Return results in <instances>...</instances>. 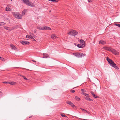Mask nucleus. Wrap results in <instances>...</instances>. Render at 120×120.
<instances>
[{
  "mask_svg": "<svg viewBox=\"0 0 120 120\" xmlns=\"http://www.w3.org/2000/svg\"><path fill=\"white\" fill-rule=\"evenodd\" d=\"M106 60L111 66L113 67L116 69H119L118 67L116 66V65L115 63L112 60L108 57L107 58Z\"/></svg>",
  "mask_w": 120,
  "mask_h": 120,
  "instance_id": "obj_1",
  "label": "nucleus"
},
{
  "mask_svg": "<svg viewBox=\"0 0 120 120\" xmlns=\"http://www.w3.org/2000/svg\"><path fill=\"white\" fill-rule=\"evenodd\" d=\"M12 14L14 16H15L17 18L19 19H21L22 18V16L19 13H16L15 12H12Z\"/></svg>",
  "mask_w": 120,
  "mask_h": 120,
  "instance_id": "obj_2",
  "label": "nucleus"
},
{
  "mask_svg": "<svg viewBox=\"0 0 120 120\" xmlns=\"http://www.w3.org/2000/svg\"><path fill=\"white\" fill-rule=\"evenodd\" d=\"M26 5L30 6H33L34 4L32 3H31L28 0H21Z\"/></svg>",
  "mask_w": 120,
  "mask_h": 120,
  "instance_id": "obj_3",
  "label": "nucleus"
},
{
  "mask_svg": "<svg viewBox=\"0 0 120 120\" xmlns=\"http://www.w3.org/2000/svg\"><path fill=\"white\" fill-rule=\"evenodd\" d=\"M68 34L69 35L74 36L77 35L78 34V32L75 30H71Z\"/></svg>",
  "mask_w": 120,
  "mask_h": 120,
  "instance_id": "obj_4",
  "label": "nucleus"
},
{
  "mask_svg": "<svg viewBox=\"0 0 120 120\" xmlns=\"http://www.w3.org/2000/svg\"><path fill=\"white\" fill-rule=\"evenodd\" d=\"M110 51L112 52L113 54L115 55H118L119 54V53L116 50L112 49H111Z\"/></svg>",
  "mask_w": 120,
  "mask_h": 120,
  "instance_id": "obj_5",
  "label": "nucleus"
},
{
  "mask_svg": "<svg viewBox=\"0 0 120 120\" xmlns=\"http://www.w3.org/2000/svg\"><path fill=\"white\" fill-rule=\"evenodd\" d=\"M66 103L70 105L73 108H75V106L71 101H67Z\"/></svg>",
  "mask_w": 120,
  "mask_h": 120,
  "instance_id": "obj_6",
  "label": "nucleus"
},
{
  "mask_svg": "<svg viewBox=\"0 0 120 120\" xmlns=\"http://www.w3.org/2000/svg\"><path fill=\"white\" fill-rule=\"evenodd\" d=\"M20 43L24 45H26L27 44H29V42L26 41H20Z\"/></svg>",
  "mask_w": 120,
  "mask_h": 120,
  "instance_id": "obj_7",
  "label": "nucleus"
},
{
  "mask_svg": "<svg viewBox=\"0 0 120 120\" xmlns=\"http://www.w3.org/2000/svg\"><path fill=\"white\" fill-rule=\"evenodd\" d=\"M10 46L12 50H15L16 51H17V48L14 45L11 44H10Z\"/></svg>",
  "mask_w": 120,
  "mask_h": 120,
  "instance_id": "obj_8",
  "label": "nucleus"
},
{
  "mask_svg": "<svg viewBox=\"0 0 120 120\" xmlns=\"http://www.w3.org/2000/svg\"><path fill=\"white\" fill-rule=\"evenodd\" d=\"M80 44L82 45V46L84 47L85 46V42L83 40L81 39L80 41Z\"/></svg>",
  "mask_w": 120,
  "mask_h": 120,
  "instance_id": "obj_9",
  "label": "nucleus"
},
{
  "mask_svg": "<svg viewBox=\"0 0 120 120\" xmlns=\"http://www.w3.org/2000/svg\"><path fill=\"white\" fill-rule=\"evenodd\" d=\"M4 28L5 29L7 30L11 31L14 29V28H11L7 27V26H4Z\"/></svg>",
  "mask_w": 120,
  "mask_h": 120,
  "instance_id": "obj_10",
  "label": "nucleus"
},
{
  "mask_svg": "<svg viewBox=\"0 0 120 120\" xmlns=\"http://www.w3.org/2000/svg\"><path fill=\"white\" fill-rule=\"evenodd\" d=\"M10 6L9 5H8L6 7V11H10L11 10V9L10 8Z\"/></svg>",
  "mask_w": 120,
  "mask_h": 120,
  "instance_id": "obj_11",
  "label": "nucleus"
},
{
  "mask_svg": "<svg viewBox=\"0 0 120 120\" xmlns=\"http://www.w3.org/2000/svg\"><path fill=\"white\" fill-rule=\"evenodd\" d=\"M43 30H51V29L50 28L47 26H44L43 27Z\"/></svg>",
  "mask_w": 120,
  "mask_h": 120,
  "instance_id": "obj_12",
  "label": "nucleus"
},
{
  "mask_svg": "<svg viewBox=\"0 0 120 120\" xmlns=\"http://www.w3.org/2000/svg\"><path fill=\"white\" fill-rule=\"evenodd\" d=\"M99 44H101L102 45H104L106 44V42L103 40H101L99 41Z\"/></svg>",
  "mask_w": 120,
  "mask_h": 120,
  "instance_id": "obj_13",
  "label": "nucleus"
},
{
  "mask_svg": "<svg viewBox=\"0 0 120 120\" xmlns=\"http://www.w3.org/2000/svg\"><path fill=\"white\" fill-rule=\"evenodd\" d=\"M103 48L104 49L108 50L109 51H111V49H112L110 48H109L106 46L104 47Z\"/></svg>",
  "mask_w": 120,
  "mask_h": 120,
  "instance_id": "obj_14",
  "label": "nucleus"
},
{
  "mask_svg": "<svg viewBox=\"0 0 120 120\" xmlns=\"http://www.w3.org/2000/svg\"><path fill=\"white\" fill-rule=\"evenodd\" d=\"M86 54H83L81 53H79V57H84L86 56Z\"/></svg>",
  "mask_w": 120,
  "mask_h": 120,
  "instance_id": "obj_15",
  "label": "nucleus"
},
{
  "mask_svg": "<svg viewBox=\"0 0 120 120\" xmlns=\"http://www.w3.org/2000/svg\"><path fill=\"white\" fill-rule=\"evenodd\" d=\"M43 58H46L49 56L46 53H43Z\"/></svg>",
  "mask_w": 120,
  "mask_h": 120,
  "instance_id": "obj_16",
  "label": "nucleus"
},
{
  "mask_svg": "<svg viewBox=\"0 0 120 120\" xmlns=\"http://www.w3.org/2000/svg\"><path fill=\"white\" fill-rule=\"evenodd\" d=\"M51 38L52 39H53L54 38L56 39V38H58V37L56 36L54 34H53L51 36Z\"/></svg>",
  "mask_w": 120,
  "mask_h": 120,
  "instance_id": "obj_17",
  "label": "nucleus"
},
{
  "mask_svg": "<svg viewBox=\"0 0 120 120\" xmlns=\"http://www.w3.org/2000/svg\"><path fill=\"white\" fill-rule=\"evenodd\" d=\"M91 93L92 94V95H93V96L95 98H98V96L95 95V94H94V92L92 91H91Z\"/></svg>",
  "mask_w": 120,
  "mask_h": 120,
  "instance_id": "obj_18",
  "label": "nucleus"
},
{
  "mask_svg": "<svg viewBox=\"0 0 120 120\" xmlns=\"http://www.w3.org/2000/svg\"><path fill=\"white\" fill-rule=\"evenodd\" d=\"M73 55L76 56V57H79V53H74Z\"/></svg>",
  "mask_w": 120,
  "mask_h": 120,
  "instance_id": "obj_19",
  "label": "nucleus"
},
{
  "mask_svg": "<svg viewBox=\"0 0 120 120\" xmlns=\"http://www.w3.org/2000/svg\"><path fill=\"white\" fill-rule=\"evenodd\" d=\"M43 27L44 26H37V28L38 29L42 30H43Z\"/></svg>",
  "mask_w": 120,
  "mask_h": 120,
  "instance_id": "obj_20",
  "label": "nucleus"
},
{
  "mask_svg": "<svg viewBox=\"0 0 120 120\" xmlns=\"http://www.w3.org/2000/svg\"><path fill=\"white\" fill-rule=\"evenodd\" d=\"M85 99L88 101H93V100L91 99L90 98H89V97H85Z\"/></svg>",
  "mask_w": 120,
  "mask_h": 120,
  "instance_id": "obj_21",
  "label": "nucleus"
},
{
  "mask_svg": "<svg viewBox=\"0 0 120 120\" xmlns=\"http://www.w3.org/2000/svg\"><path fill=\"white\" fill-rule=\"evenodd\" d=\"M8 83L11 85H15L16 84V83L14 82H8Z\"/></svg>",
  "mask_w": 120,
  "mask_h": 120,
  "instance_id": "obj_22",
  "label": "nucleus"
},
{
  "mask_svg": "<svg viewBox=\"0 0 120 120\" xmlns=\"http://www.w3.org/2000/svg\"><path fill=\"white\" fill-rule=\"evenodd\" d=\"M77 46L79 48H81L84 47L81 44H78L77 45Z\"/></svg>",
  "mask_w": 120,
  "mask_h": 120,
  "instance_id": "obj_23",
  "label": "nucleus"
},
{
  "mask_svg": "<svg viewBox=\"0 0 120 120\" xmlns=\"http://www.w3.org/2000/svg\"><path fill=\"white\" fill-rule=\"evenodd\" d=\"M26 12V10H24L22 11V13L23 15H24L25 14V12Z\"/></svg>",
  "mask_w": 120,
  "mask_h": 120,
  "instance_id": "obj_24",
  "label": "nucleus"
},
{
  "mask_svg": "<svg viewBox=\"0 0 120 120\" xmlns=\"http://www.w3.org/2000/svg\"><path fill=\"white\" fill-rule=\"evenodd\" d=\"M75 98L76 99L77 101H78L80 99V98H79L78 96H75Z\"/></svg>",
  "mask_w": 120,
  "mask_h": 120,
  "instance_id": "obj_25",
  "label": "nucleus"
},
{
  "mask_svg": "<svg viewBox=\"0 0 120 120\" xmlns=\"http://www.w3.org/2000/svg\"><path fill=\"white\" fill-rule=\"evenodd\" d=\"M6 23L4 22H0V26L2 25H5Z\"/></svg>",
  "mask_w": 120,
  "mask_h": 120,
  "instance_id": "obj_26",
  "label": "nucleus"
},
{
  "mask_svg": "<svg viewBox=\"0 0 120 120\" xmlns=\"http://www.w3.org/2000/svg\"><path fill=\"white\" fill-rule=\"evenodd\" d=\"M60 115H61V116L63 117H67V116H66L65 115H63L62 114H61Z\"/></svg>",
  "mask_w": 120,
  "mask_h": 120,
  "instance_id": "obj_27",
  "label": "nucleus"
},
{
  "mask_svg": "<svg viewBox=\"0 0 120 120\" xmlns=\"http://www.w3.org/2000/svg\"><path fill=\"white\" fill-rule=\"evenodd\" d=\"M30 36L29 35H27L26 36V38H30Z\"/></svg>",
  "mask_w": 120,
  "mask_h": 120,
  "instance_id": "obj_28",
  "label": "nucleus"
},
{
  "mask_svg": "<svg viewBox=\"0 0 120 120\" xmlns=\"http://www.w3.org/2000/svg\"><path fill=\"white\" fill-rule=\"evenodd\" d=\"M0 59L1 60H2V61H4V59L3 58H2L1 57H0Z\"/></svg>",
  "mask_w": 120,
  "mask_h": 120,
  "instance_id": "obj_29",
  "label": "nucleus"
},
{
  "mask_svg": "<svg viewBox=\"0 0 120 120\" xmlns=\"http://www.w3.org/2000/svg\"><path fill=\"white\" fill-rule=\"evenodd\" d=\"M23 77L24 79L25 80H28L26 78V77L25 76H23Z\"/></svg>",
  "mask_w": 120,
  "mask_h": 120,
  "instance_id": "obj_30",
  "label": "nucleus"
},
{
  "mask_svg": "<svg viewBox=\"0 0 120 120\" xmlns=\"http://www.w3.org/2000/svg\"><path fill=\"white\" fill-rule=\"evenodd\" d=\"M80 108L81 110H83V111H86L87 112H88L87 111H86L85 110V109H83L82 108Z\"/></svg>",
  "mask_w": 120,
  "mask_h": 120,
  "instance_id": "obj_31",
  "label": "nucleus"
},
{
  "mask_svg": "<svg viewBox=\"0 0 120 120\" xmlns=\"http://www.w3.org/2000/svg\"><path fill=\"white\" fill-rule=\"evenodd\" d=\"M116 25L117 26H118L119 27H120V24H116Z\"/></svg>",
  "mask_w": 120,
  "mask_h": 120,
  "instance_id": "obj_32",
  "label": "nucleus"
},
{
  "mask_svg": "<svg viewBox=\"0 0 120 120\" xmlns=\"http://www.w3.org/2000/svg\"><path fill=\"white\" fill-rule=\"evenodd\" d=\"M52 2H58V0H52Z\"/></svg>",
  "mask_w": 120,
  "mask_h": 120,
  "instance_id": "obj_33",
  "label": "nucleus"
},
{
  "mask_svg": "<svg viewBox=\"0 0 120 120\" xmlns=\"http://www.w3.org/2000/svg\"><path fill=\"white\" fill-rule=\"evenodd\" d=\"M71 92L72 93H74L75 92V91L74 90H71Z\"/></svg>",
  "mask_w": 120,
  "mask_h": 120,
  "instance_id": "obj_34",
  "label": "nucleus"
},
{
  "mask_svg": "<svg viewBox=\"0 0 120 120\" xmlns=\"http://www.w3.org/2000/svg\"><path fill=\"white\" fill-rule=\"evenodd\" d=\"M30 38L32 39H33V40H35V39H34L33 38L32 36H30Z\"/></svg>",
  "mask_w": 120,
  "mask_h": 120,
  "instance_id": "obj_35",
  "label": "nucleus"
},
{
  "mask_svg": "<svg viewBox=\"0 0 120 120\" xmlns=\"http://www.w3.org/2000/svg\"><path fill=\"white\" fill-rule=\"evenodd\" d=\"M86 97H89V94H86Z\"/></svg>",
  "mask_w": 120,
  "mask_h": 120,
  "instance_id": "obj_36",
  "label": "nucleus"
},
{
  "mask_svg": "<svg viewBox=\"0 0 120 120\" xmlns=\"http://www.w3.org/2000/svg\"><path fill=\"white\" fill-rule=\"evenodd\" d=\"M2 92L0 91V96L1 95H2Z\"/></svg>",
  "mask_w": 120,
  "mask_h": 120,
  "instance_id": "obj_37",
  "label": "nucleus"
},
{
  "mask_svg": "<svg viewBox=\"0 0 120 120\" xmlns=\"http://www.w3.org/2000/svg\"><path fill=\"white\" fill-rule=\"evenodd\" d=\"M82 94L84 95H85V96H86V93H83V94Z\"/></svg>",
  "mask_w": 120,
  "mask_h": 120,
  "instance_id": "obj_38",
  "label": "nucleus"
},
{
  "mask_svg": "<svg viewBox=\"0 0 120 120\" xmlns=\"http://www.w3.org/2000/svg\"><path fill=\"white\" fill-rule=\"evenodd\" d=\"M92 0H88V1L89 2H92Z\"/></svg>",
  "mask_w": 120,
  "mask_h": 120,
  "instance_id": "obj_39",
  "label": "nucleus"
},
{
  "mask_svg": "<svg viewBox=\"0 0 120 120\" xmlns=\"http://www.w3.org/2000/svg\"><path fill=\"white\" fill-rule=\"evenodd\" d=\"M3 83H8V82H4Z\"/></svg>",
  "mask_w": 120,
  "mask_h": 120,
  "instance_id": "obj_40",
  "label": "nucleus"
},
{
  "mask_svg": "<svg viewBox=\"0 0 120 120\" xmlns=\"http://www.w3.org/2000/svg\"><path fill=\"white\" fill-rule=\"evenodd\" d=\"M37 30H34V33H36V32Z\"/></svg>",
  "mask_w": 120,
  "mask_h": 120,
  "instance_id": "obj_41",
  "label": "nucleus"
},
{
  "mask_svg": "<svg viewBox=\"0 0 120 120\" xmlns=\"http://www.w3.org/2000/svg\"><path fill=\"white\" fill-rule=\"evenodd\" d=\"M32 60L33 62H36V61H35V60Z\"/></svg>",
  "mask_w": 120,
  "mask_h": 120,
  "instance_id": "obj_42",
  "label": "nucleus"
},
{
  "mask_svg": "<svg viewBox=\"0 0 120 120\" xmlns=\"http://www.w3.org/2000/svg\"><path fill=\"white\" fill-rule=\"evenodd\" d=\"M84 90L83 89H81V91H82V92H83L84 91Z\"/></svg>",
  "mask_w": 120,
  "mask_h": 120,
  "instance_id": "obj_43",
  "label": "nucleus"
},
{
  "mask_svg": "<svg viewBox=\"0 0 120 120\" xmlns=\"http://www.w3.org/2000/svg\"><path fill=\"white\" fill-rule=\"evenodd\" d=\"M20 75V76H22V77H23V76L21 75Z\"/></svg>",
  "mask_w": 120,
  "mask_h": 120,
  "instance_id": "obj_44",
  "label": "nucleus"
},
{
  "mask_svg": "<svg viewBox=\"0 0 120 120\" xmlns=\"http://www.w3.org/2000/svg\"><path fill=\"white\" fill-rule=\"evenodd\" d=\"M32 116H30L29 117V118H30L32 117Z\"/></svg>",
  "mask_w": 120,
  "mask_h": 120,
  "instance_id": "obj_45",
  "label": "nucleus"
},
{
  "mask_svg": "<svg viewBox=\"0 0 120 120\" xmlns=\"http://www.w3.org/2000/svg\"><path fill=\"white\" fill-rule=\"evenodd\" d=\"M4 59V61H6L7 60V59Z\"/></svg>",
  "mask_w": 120,
  "mask_h": 120,
  "instance_id": "obj_46",
  "label": "nucleus"
},
{
  "mask_svg": "<svg viewBox=\"0 0 120 120\" xmlns=\"http://www.w3.org/2000/svg\"><path fill=\"white\" fill-rule=\"evenodd\" d=\"M11 1H12V0H10Z\"/></svg>",
  "mask_w": 120,
  "mask_h": 120,
  "instance_id": "obj_47",
  "label": "nucleus"
},
{
  "mask_svg": "<svg viewBox=\"0 0 120 120\" xmlns=\"http://www.w3.org/2000/svg\"><path fill=\"white\" fill-rule=\"evenodd\" d=\"M49 12H51V11H50Z\"/></svg>",
  "mask_w": 120,
  "mask_h": 120,
  "instance_id": "obj_48",
  "label": "nucleus"
}]
</instances>
